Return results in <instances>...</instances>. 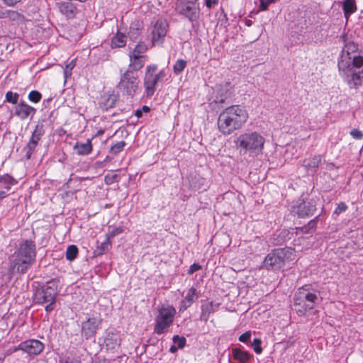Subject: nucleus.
<instances>
[{
	"label": "nucleus",
	"instance_id": "10",
	"mask_svg": "<svg viewBox=\"0 0 363 363\" xmlns=\"http://www.w3.org/2000/svg\"><path fill=\"white\" fill-rule=\"evenodd\" d=\"M316 209L314 199L299 198L291 206V213L298 218H305L313 215Z\"/></svg>",
	"mask_w": 363,
	"mask_h": 363
},
{
	"label": "nucleus",
	"instance_id": "31",
	"mask_svg": "<svg viewBox=\"0 0 363 363\" xmlns=\"http://www.w3.org/2000/svg\"><path fill=\"white\" fill-rule=\"evenodd\" d=\"M78 254V248L76 245H71L68 246L66 250V258L69 261L74 260Z\"/></svg>",
	"mask_w": 363,
	"mask_h": 363
},
{
	"label": "nucleus",
	"instance_id": "27",
	"mask_svg": "<svg viewBox=\"0 0 363 363\" xmlns=\"http://www.w3.org/2000/svg\"><path fill=\"white\" fill-rule=\"evenodd\" d=\"M126 45V36L120 32H118L111 39V48H123Z\"/></svg>",
	"mask_w": 363,
	"mask_h": 363
},
{
	"label": "nucleus",
	"instance_id": "42",
	"mask_svg": "<svg viewBox=\"0 0 363 363\" xmlns=\"http://www.w3.org/2000/svg\"><path fill=\"white\" fill-rule=\"evenodd\" d=\"M347 205L345 203L341 202L338 204L337 207L335 208L333 214L339 216L342 212H345L347 210Z\"/></svg>",
	"mask_w": 363,
	"mask_h": 363
},
{
	"label": "nucleus",
	"instance_id": "22",
	"mask_svg": "<svg viewBox=\"0 0 363 363\" xmlns=\"http://www.w3.org/2000/svg\"><path fill=\"white\" fill-rule=\"evenodd\" d=\"M58 8L61 13L68 18H74L77 11L76 7L70 1H62L58 4Z\"/></svg>",
	"mask_w": 363,
	"mask_h": 363
},
{
	"label": "nucleus",
	"instance_id": "9",
	"mask_svg": "<svg viewBox=\"0 0 363 363\" xmlns=\"http://www.w3.org/2000/svg\"><path fill=\"white\" fill-rule=\"evenodd\" d=\"M318 298L315 292L311 289V285H304L300 287L294 297L295 305L301 306L303 304L305 311L313 308L314 304Z\"/></svg>",
	"mask_w": 363,
	"mask_h": 363
},
{
	"label": "nucleus",
	"instance_id": "57",
	"mask_svg": "<svg viewBox=\"0 0 363 363\" xmlns=\"http://www.w3.org/2000/svg\"><path fill=\"white\" fill-rule=\"evenodd\" d=\"M141 110L143 111V112L147 113V112L150 111V108L147 106H143Z\"/></svg>",
	"mask_w": 363,
	"mask_h": 363
},
{
	"label": "nucleus",
	"instance_id": "3",
	"mask_svg": "<svg viewBox=\"0 0 363 363\" xmlns=\"http://www.w3.org/2000/svg\"><path fill=\"white\" fill-rule=\"evenodd\" d=\"M248 118L247 111L239 105L223 109L218 116V128L224 135H229L240 129Z\"/></svg>",
	"mask_w": 363,
	"mask_h": 363
},
{
	"label": "nucleus",
	"instance_id": "43",
	"mask_svg": "<svg viewBox=\"0 0 363 363\" xmlns=\"http://www.w3.org/2000/svg\"><path fill=\"white\" fill-rule=\"evenodd\" d=\"M123 231V228L122 227H117L113 228L111 231H110L107 235V237L110 239L114 238L118 234L121 233Z\"/></svg>",
	"mask_w": 363,
	"mask_h": 363
},
{
	"label": "nucleus",
	"instance_id": "56",
	"mask_svg": "<svg viewBox=\"0 0 363 363\" xmlns=\"http://www.w3.org/2000/svg\"><path fill=\"white\" fill-rule=\"evenodd\" d=\"M7 196V194L4 191H0V199H4Z\"/></svg>",
	"mask_w": 363,
	"mask_h": 363
},
{
	"label": "nucleus",
	"instance_id": "61",
	"mask_svg": "<svg viewBox=\"0 0 363 363\" xmlns=\"http://www.w3.org/2000/svg\"><path fill=\"white\" fill-rule=\"evenodd\" d=\"M108 156H106V158L105 159V161L108 160Z\"/></svg>",
	"mask_w": 363,
	"mask_h": 363
},
{
	"label": "nucleus",
	"instance_id": "17",
	"mask_svg": "<svg viewBox=\"0 0 363 363\" xmlns=\"http://www.w3.org/2000/svg\"><path fill=\"white\" fill-rule=\"evenodd\" d=\"M16 350H21L30 355H38L44 350V345L38 340H28L22 342Z\"/></svg>",
	"mask_w": 363,
	"mask_h": 363
},
{
	"label": "nucleus",
	"instance_id": "38",
	"mask_svg": "<svg viewBox=\"0 0 363 363\" xmlns=\"http://www.w3.org/2000/svg\"><path fill=\"white\" fill-rule=\"evenodd\" d=\"M76 66L75 60H72L69 63L66 65V67L64 69V77L65 79L69 77L72 75V70Z\"/></svg>",
	"mask_w": 363,
	"mask_h": 363
},
{
	"label": "nucleus",
	"instance_id": "48",
	"mask_svg": "<svg viewBox=\"0 0 363 363\" xmlns=\"http://www.w3.org/2000/svg\"><path fill=\"white\" fill-rule=\"evenodd\" d=\"M109 238L107 237L106 238V240L103 242L101 245L99 246V249L101 251V252H105L106 250H108V246L110 245V243H109Z\"/></svg>",
	"mask_w": 363,
	"mask_h": 363
},
{
	"label": "nucleus",
	"instance_id": "60",
	"mask_svg": "<svg viewBox=\"0 0 363 363\" xmlns=\"http://www.w3.org/2000/svg\"><path fill=\"white\" fill-rule=\"evenodd\" d=\"M219 102L223 103V102H224V101H223V99H220V100L219 101Z\"/></svg>",
	"mask_w": 363,
	"mask_h": 363
},
{
	"label": "nucleus",
	"instance_id": "18",
	"mask_svg": "<svg viewBox=\"0 0 363 363\" xmlns=\"http://www.w3.org/2000/svg\"><path fill=\"white\" fill-rule=\"evenodd\" d=\"M36 113V109L27 104L24 101H20L14 107V114L21 121L27 119L28 117L32 118Z\"/></svg>",
	"mask_w": 363,
	"mask_h": 363
},
{
	"label": "nucleus",
	"instance_id": "12",
	"mask_svg": "<svg viewBox=\"0 0 363 363\" xmlns=\"http://www.w3.org/2000/svg\"><path fill=\"white\" fill-rule=\"evenodd\" d=\"M101 323V319L97 316L89 317L82 321L81 330L82 336L86 340L94 337Z\"/></svg>",
	"mask_w": 363,
	"mask_h": 363
},
{
	"label": "nucleus",
	"instance_id": "51",
	"mask_svg": "<svg viewBox=\"0 0 363 363\" xmlns=\"http://www.w3.org/2000/svg\"><path fill=\"white\" fill-rule=\"evenodd\" d=\"M270 3H271V2H269V1L265 2V1H262H262H260V5H259V9H260V10H262V11H265V10H267V8H268L269 4Z\"/></svg>",
	"mask_w": 363,
	"mask_h": 363
},
{
	"label": "nucleus",
	"instance_id": "5",
	"mask_svg": "<svg viewBox=\"0 0 363 363\" xmlns=\"http://www.w3.org/2000/svg\"><path fill=\"white\" fill-rule=\"evenodd\" d=\"M58 292V282L56 280H50L36 290L34 298L38 304L47 303L45 309L48 313H50L55 307Z\"/></svg>",
	"mask_w": 363,
	"mask_h": 363
},
{
	"label": "nucleus",
	"instance_id": "33",
	"mask_svg": "<svg viewBox=\"0 0 363 363\" xmlns=\"http://www.w3.org/2000/svg\"><path fill=\"white\" fill-rule=\"evenodd\" d=\"M116 102V96L114 94L108 95L102 102L103 106L105 109L113 108Z\"/></svg>",
	"mask_w": 363,
	"mask_h": 363
},
{
	"label": "nucleus",
	"instance_id": "19",
	"mask_svg": "<svg viewBox=\"0 0 363 363\" xmlns=\"http://www.w3.org/2000/svg\"><path fill=\"white\" fill-rule=\"evenodd\" d=\"M199 294L194 287L189 288L184 298L181 301L179 307V312H184L189 308L198 299Z\"/></svg>",
	"mask_w": 363,
	"mask_h": 363
},
{
	"label": "nucleus",
	"instance_id": "47",
	"mask_svg": "<svg viewBox=\"0 0 363 363\" xmlns=\"http://www.w3.org/2000/svg\"><path fill=\"white\" fill-rule=\"evenodd\" d=\"M139 35V32L138 29L130 28V30L129 32V38L132 40H135Z\"/></svg>",
	"mask_w": 363,
	"mask_h": 363
},
{
	"label": "nucleus",
	"instance_id": "2",
	"mask_svg": "<svg viewBox=\"0 0 363 363\" xmlns=\"http://www.w3.org/2000/svg\"><path fill=\"white\" fill-rule=\"evenodd\" d=\"M36 257V245L30 239H23L18 247L12 255L9 272L25 274L35 262Z\"/></svg>",
	"mask_w": 363,
	"mask_h": 363
},
{
	"label": "nucleus",
	"instance_id": "40",
	"mask_svg": "<svg viewBox=\"0 0 363 363\" xmlns=\"http://www.w3.org/2000/svg\"><path fill=\"white\" fill-rule=\"evenodd\" d=\"M262 341L259 338H255L252 345L253 350L255 353L260 354L262 352V347H261Z\"/></svg>",
	"mask_w": 363,
	"mask_h": 363
},
{
	"label": "nucleus",
	"instance_id": "6",
	"mask_svg": "<svg viewBox=\"0 0 363 363\" xmlns=\"http://www.w3.org/2000/svg\"><path fill=\"white\" fill-rule=\"evenodd\" d=\"M176 313V309L172 306L162 305L158 308L155 318L154 333L157 335L166 333L172 325Z\"/></svg>",
	"mask_w": 363,
	"mask_h": 363
},
{
	"label": "nucleus",
	"instance_id": "21",
	"mask_svg": "<svg viewBox=\"0 0 363 363\" xmlns=\"http://www.w3.org/2000/svg\"><path fill=\"white\" fill-rule=\"evenodd\" d=\"M145 57H139L129 54L130 63L128 69L126 71H134L140 70L145 63Z\"/></svg>",
	"mask_w": 363,
	"mask_h": 363
},
{
	"label": "nucleus",
	"instance_id": "15",
	"mask_svg": "<svg viewBox=\"0 0 363 363\" xmlns=\"http://www.w3.org/2000/svg\"><path fill=\"white\" fill-rule=\"evenodd\" d=\"M179 13L186 16L190 21H196L199 18L200 9L198 4L182 1L177 7Z\"/></svg>",
	"mask_w": 363,
	"mask_h": 363
},
{
	"label": "nucleus",
	"instance_id": "41",
	"mask_svg": "<svg viewBox=\"0 0 363 363\" xmlns=\"http://www.w3.org/2000/svg\"><path fill=\"white\" fill-rule=\"evenodd\" d=\"M318 217H316L315 219L311 220L307 225L301 228L300 230L303 233H308L309 230L315 228L316 226V220Z\"/></svg>",
	"mask_w": 363,
	"mask_h": 363
},
{
	"label": "nucleus",
	"instance_id": "58",
	"mask_svg": "<svg viewBox=\"0 0 363 363\" xmlns=\"http://www.w3.org/2000/svg\"><path fill=\"white\" fill-rule=\"evenodd\" d=\"M246 24H247V26H251V24H252L251 21H247V23H246Z\"/></svg>",
	"mask_w": 363,
	"mask_h": 363
},
{
	"label": "nucleus",
	"instance_id": "36",
	"mask_svg": "<svg viewBox=\"0 0 363 363\" xmlns=\"http://www.w3.org/2000/svg\"><path fill=\"white\" fill-rule=\"evenodd\" d=\"M105 183L108 185H111L113 183L118 182L120 181V176L116 174H108L105 176Z\"/></svg>",
	"mask_w": 363,
	"mask_h": 363
},
{
	"label": "nucleus",
	"instance_id": "55",
	"mask_svg": "<svg viewBox=\"0 0 363 363\" xmlns=\"http://www.w3.org/2000/svg\"><path fill=\"white\" fill-rule=\"evenodd\" d=\"M104 133V129H99L96 133L95 134V137H98V136H100L101 135H103Z\"/></svg>",
	"mask_w": 363,
	"mask_h": 363
},
{
	"label": "nucleus",
	"instance_id": "32",
	"mask_svg": "<svg viewBox=\"0 0 363 363\" xmlns=\"http://www.w3.org/2000/svg\"><path fill=\"white\" fill-rule=\"evenodd\" d=\"M5 18H8L11 21H21L23 19V16L16 11L12 10H6L4 12Z\"/></svg>",
	"mask_w": 363,
	"mask_h": 363
},
{
	"label": "nucleus",
	"instance_id": "39",
	"mask_svg": "<svg viewBox=\"0 0 363 363\" xmlns=\"http://www.w3.org/2000/svg\"><path fill=\"white\" fill-rule=\"evenodd\" d=\"M174 343L177 344V347L179 349L183 348L186 345V338L184 337H180L179 335H174L172 339Z\"/></svg>",
	"mask_w": 363,
	"mask_h": 363
},
{
	"label": "nucleus",
	"instance_id": "25",
	"mask_svg": "<svg viewBox=\"0 0 363 363\" xmlns=\"http://www.w3.org/2000/svg\"><path fill=\"white\" fill-rule=\"evenodd\" d=\"M74 150L79 155H87L90 154L93 150L91 140L88 139L86 143H76Z\"/></svg>",
	"mask_w": 363,
	"mask_h": 363
},
{
	"label": "nucleus",
	"instance_id": "53",
	"mask_svg": "<svg viewBox=\"0 0 363 363\" xmlns=\"http://www.w3.org/2000/svg\"><path fill=\"white\" fill-rule=\"evenodd\" d=\"M178 349H179V347L177 346L172 345L169 348V352L171 353H174L177 351Z\"/></svg>",
	"mask_w": 363,
	"mask_h": 363
},
{
	"label": "nucleus",
	"instance_id": "24",
	"mask_svg": "<svg viewBox=\"0 0 363 363\" xmlns=\"http://www.w3.org/2000/svg\"><path fill=\"white\" fill-rule=\"evenodd\" d=\"M235 359L240 363H250L253 359V355L247 351L241 350L239 348H233L232 350Z\"/></svg>",
	"mask_w": 363,
	"mask_h": 363
},
{
	"label": "nucleus",
	"instance_id": "20",
	"mask_svg": "<svg viewBox=\"0 0 363 363\" xmlns=\"http://www.w3.org/2000/svg\"><path fill=\"white\" fill-rule=\"evenodd\" d=\"M321 161L322 156L320 155H315L311 157L304 159L302 161L301 165L308 174H314L317 172Z\"/></svg>",
	"mask_w": 363,
	"mask_h": 363
},
{
	"label": "nucleus",
	"instance_id": "4",
	"mask_svg": "<svg viewBox=\"0 0 363 363\" xmlns=\"http://www.w3.org/2000/svg\"><path fill=\"white\" fill-rule=\"evenodd\" d=\"M234 143L240 152L257 155L263 152L265 138L259 132L250 130L240 134Z\"/></svg>",
	"mask_w": 363,
	"mask_h": 363
},
{
	"label": "nucleus",
	"instance_id": "37",
	"mask_svg": "<svg viewBox=\"0 0 363 363\" xmlns=\"http://www.w3.org/2000/svg\"><path fill=\"white\" fill-rule=\"evenodd\" d=\"M30 101L33 103H38L42 98V94L36 90L31 91L28 96Z\"/></svg>",
	"mask_w": 363,
	"mask_h": 363
},
{
	"label": "nucleus",
	"instance_id": "35",
	"mask_svg": "<svg viewBox=\"0 0 363 363\" xmlns=\"http://www.w3.org/2000/svg\"><path fill=\"white\" fill-rule=\"evenodd\" d=\"M6 101L11 103L13 104H18V101L19 99V94L18 93L12 92L11 91H9L6 93Z\"/></svg>",
	"mask_w": 363,
	"mask_h": 363
},
{
	"label": "nucleus",
	"instance_id": "23",
	"mask_svg": "<svg viewBox=\"0 0 363 363\" xmlns=\"http://www.w3.org/2000/svg\"><path fill=\"white\" fill-rule=\"evenodd\" d=\"M219 304H215L213 301L201 305V320L206 322L211 313H214L218 308Z\"/></svg>",
	"mask_w": 363,
	"mask_h": 363
},
{
	"label": "nucleus",
	"instance_id": "13",
	"mask_svg": "<svg viewBox=\"0 0 363 363\" xmlns=\"http://www.w3.org/2000/svg\"><path fill=\"white\" fill-rule=\"evenodd\" d=\"M168 24L165 20L158 19L153 25L152 34V42L154 45H160L164 42L167 33Z\"/></svg>",
	"mask_w": 363,
	"mask_h": 363
},
{
	"label": "nucleus",
	"instance_id": "44",
	"mask_svg": "<svg viewBox=\"0 0 363 363\" xmlns=\"http://www.w3.org/2000/svg\"><path fill=\"white\" fill-rule=\"evenodd\" d=\"M351 136L356 140H361L363 138V133L358 129H352L350 131Z\"/></svg>",
	"mask_w": 363,
	"mask_h": 363
},
{
	"label": "nucleus",
	"instance_id": "30",
	"mask_svg": "<svg viewBox=\"0 0 363 363\" xmlns=\"http://www.w3.org/2000/svg\"><path fill=\"white\" fill-rule=\"evenodd\" d=\"M187 62L184 60H177L173 65V71L174 74H179L182 73L186 67Z\"/></svg>",
	"mask_w": 363,
	"mask_h": 363
},
{
	"label": "nucleus",
	"instance_id": "16",
	"mask_svg": "<svg viewBox=\"0 0 363 363\" xmlns=\"http://www.w3.org/2000/svg\"><path fill=\"white\" fill-rule=\"evenodd\" d=\"M121 343V333L115 328H108L105 332L104 345L107 350H116Z\"/></svg>",
	"mask_w": 363,
	"mask_h": 363
},
{
	"label": "nucleus",
	"instance_id": "28",
	"mask_svg": "<svg viewBox=\"0 0 363 363\" xmlns=\"http://www.w3.org/2000/svg\"><path fill=\"white\" fill-rule=\"evenodd\" d=\"M343 10L346 17L354 13L357 10L354 0H345L343 2Z\"/></svg>",
	"mask_w": 363,
	"mask_h": 363
},
{
	"label": "nucleus",
	"instance_id": "7",
	"mask_svg": "<svg viewBox=\"0 0 363 363\" xmlns=\"http://www.w3.org/2000/svg\"><path fill=\"white\" fill-rule=\"evenodd\" d=\"M157 70V65H150L146 67L143 83L145 94L147 98H151L154 95L157 85L160 82H163L167 77L165 69H161L156 73Z\"/></svg>",
	"mask_w": 363,
	"mask_h": 363
},
{
	"label": "nucleus",
	"instance_id": "46",
	"mask_svg": "<svg viewBox=\"0 0 363 363\" xmlns=\"http://www.w3.org/2000/svg\"><path fill=\"white\" fill-rule=\"evenodd\" d=\"M201 269V266L197 263L191 264L188 270L189 274H192Z\"/></svg>",
	"mask_w": 363,
	"mask_h": 363
},
{
	"label": "nucleus",
	"instance_id": "34",
	"mask_svg": "<svg viewBox=\"0 0 363 363\" xmlns=\"http://www.w3.org/2000/svg\"><path fill=\"white\" fill-rule=\"evenodd\" d=\"M125 145H126V143L125 141L118 142L111 147V148L109 150V152L111 154H113V155H117L119 152H121V151H123Z\"/></svg>",
	"mask_w": 363,
	"mask_h": 363
},
{
	"label": "nucleus",
	"instance_id": "29",
	"mask_svg": "<svg viewBox=\"0 0 363 363\" xmlns=\"http://www.w3.org/2000/svg\"><path fill=\"white\" fill-rule=\"evenodd\" d=\"M147 50V45L142 42L138 43V44L135 47V48L130 52V55H136L139 57H145L144 54L146 52Z\"/></svg>",
	"mask_w": 363,
	"mask_h": 363
},
{
	"label": "nucleus",
	"instance_id": "14",
	"mask_svg": "<svg viewBox=\"0 0 363 363\" xmlns=\"http://www.w3.org/2000/svg\"><path fill=\"white\" fill-rule=\"evenodd\" d=\"M44 133V125L43 123H38L32 133L30 139L25 147L26 156L27 159L30 158L32 154L33 153L35 147L38 144V142Z\"/></svg>",
	"mask_w": 363,
	"mask_h": 363
},
{
	"label": "nucleus",
	"instance_id": "52",
	"mask_svg": "<svg viewBox=\"0 0 363 363\" xmlns=\"http://www.w3.org/2000/svg\"><path fill=\"white\" fill-rule=\"evenodd\" d=\"M6 9L0 5V18H5L4 12L6 11Z\"/></svg>",
	"mask_w": 363,
	"mask_h": 363
},
{
	"label": "nucleus",
	"instance_id": "50",
	"mask_svg": "<svg viewBox=\"0 0 363 363\" xmlns=\"http://www.w3.org/2000/svg\"><path fill=\"white\" fill-rule=\"evenodd\" d=\"M218 2V0H206V6L208 9H211L212 6L216 5Z\"/></svg>",
	"mask_w": 363,
	"mask_h": 363
},
{
	"label": "nucleus",
	"instance_id": "45",
	"mask_svg": "<svg viewBox=\"0 0 363 363\" xmlns=\"http://www.w3.org/2000/svg\"><path fill=\"white\" fill-rule=\"evenodd\" d=\"M251 337V332L247 331L239 337V340L242 342H247Z\"/></svg>",
	"mask_w": 363,
	"mask_h": 363
},
{
	"label": "nucleus",
	"instance_id": "49",
	"mask_svg": "<svg viewBox=\"0 0 363 363\" xmlns=\"http://www.w3.org/2000/svg\"><path fill=\"white\" fill-rule=\"evenodd\" d=\"M21 0H3V1L9 6H13Z\"/></svg>",
	"mask_w": 363,
	"mask_h": 363
},
{
	"label": "nucleus",
	"instance_id": "11",
	"mask_svg": "<svg viewBox=\"0 0 363 363\" xmlns=\"http://www.w3.org/2000/svg\"><path fill=\"white\" fill-rule=\"evenodd\" d=\"M284 250H274L265 257L263 267L268 270L280 269L284 264Z\"/></svg>",
	"mask_w": 363,
	"mask_h": 363
},
{
	"label": "nucleus",
	"instance_id": "59",
	"mask_svg": "<svg viewBox=\"0 0 363 363\" xmlns=\"http://www.w3.org/2000/svg\"><path fill=\"white\" fill-rule=\"evenodd\" d=\"M276 0H268V1L272 3V2H274Z\"/></svg>",
	"mask_w": 363,
	"mask_h": 363
},
{
	"label": "nucleus",
	"instance_id": "1",
	"mask_svg": "<svg viewBox=\"0 0 363 363\" xmlns=\"http://www.w3.org/2000/svg\"><path fill=\"white\" fill-rule=\"evenodd\" d=\"M357 45L354 42L347 43L337 64L340 74L350 85H357L363 72V57L357 55Z\"/></svg>",
	"mask_w": 363,
	"mask_h": 363
},
{
	"label": "nucleus",
	"instance_id": "26",
	"mask_svg": "<svg viewBox=\"0 0 363 363\" xmlns=\"http://www.w3.org/2000/svg\"><path fill=\"white\" fill-rule=\"evenodd\" d=\"M17 183V180L9 174L0 177V184L7 191H9L11 186L16 185Z\"/></svg>",
	"mask_w": 363,
	"mask_h": 363
},
{
	"label": "nucleus",
	"instance_id": "54",
	"mask_svg": "<svg viewBox=\"0 0 363 363\" xmlns=\"http://www.w3.org/2000/svg\"><path fill=\"white\" fill-rule=\"evenodd\" d=\"M135 115L138 117V118H140L142 117L143 116V111L140 110V109H138L135 111Z\"/></svg>",
	"mask_w": 363,
	"mask_h": 363
},
{
	"label": "nucleus",
	"instance_id": "8",
	"mask_svg": "<svg viewBox=\"0 0 363 363\" xmlns=\"http://www.w3.org/2000/svg\"><path fill=\"white\" fill-rule=\"evenodd\" d=\"M138 75L130 71L124 72L120 77L118 88L123 95L133 97L139 90Z\"/></svg>",
	"mask_w": 363,
	"mask_h": 363
}]
</instances>
